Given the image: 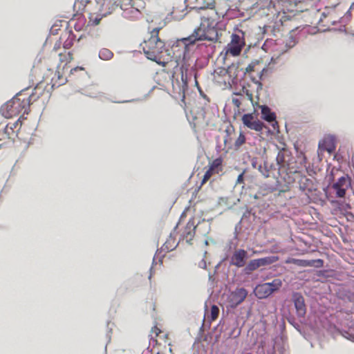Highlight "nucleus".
I'll list each match as a JSON object with an SVG mask.
<instances>
[{
  "label": "nucleus",
  "mask_w": 354,
  "mask_h": 354,
  "mask_svg": "<svg viewBox=\"0 0 354 354\" xmlns=\"http://www.w3.org/2000/svg\"><path fill=\"white\" fill-rule=\"evenodd\" d=\"M205 21L202 22L199 28H195L192 35L187 37H183L177 40L178 44L181 42L184 45V53L187 50L189 45L195 44L196 41L208 40L215 41L218 40V35L217 29L215 28L214 21L209 23Z\"/></svg>",
  "instance_id": "f257e3e1"
},
{
  "label": "nucleus",
  "mask_w": 354,
  "mask_h": 354,
  "mask_svg": "<svg viewBox=\"0 0 354 354\" xmlns=\"http://www.w3.org/2000/svg\"><path fill=\"white\" fill-rule=\"evenodd\" d=\"M30 97H29L26 101H21L19 98L14 97L1 107L0 111L1 115L6 118H10L16 116L22 111L23 115L28 114L30 111ZM24 118V115H21L19 118L18 121Z\"/></svg>",
  "instance_id": "f03ea898"
},
{
  "label": "nucleus",
  "mask_w": 354,
  "mask_h": 354,
  "mask_svg": "<svg viewBox=\"0 0 354 354\" xmlns=\"http://www.w3.org/2000/svg\"><path fill=\"white\" fill-rule=\"evenodd\" d=\"M160 28H156L151 31V37L145 41V46L142 49L149 59L156 61L158 56L165 49L164 41L158 37Z\"/></svg>",
  "instance_id": "7ed1b4c3"
},
{
  "label": "nucleus",
  "mask_w": 354,
  "mask_h": 354,
  "mask_svg": "<svg viewBox=\"0 0 354 354\" xmlns=\"http://www.w3.org/2000/svg\"><path fill=\"white\" fill-rule=\"evenodd\" d=\"M279 260L277 256H268L263 258L252 259L249 261L246 266L242 270V274L250 276L259 268L270 266Z\"/></svg>",
  "instance_id": "20e7f679"
},
{
  "label": "nucleus",
  "mask_w": 354,
  "mask_h": 354,
  "mask_svg": "<svg viewBox=\"0 0 354 354\" xmlns=\"http://www.w3.org/2000/svg\"><path fill=\"white\" fill-rule=\"evenodd\" d=\"M239 32L241 35L234 33L232 35L231 42L227 45V53H230L233 56L239 55L245 45V41L243 38V32L242 30H239Z\"/></svg>",
  "instance_id": "39448f33"
},
{
  "label": "nucleus",
  "mask_w": 354,
  "mask_h": 354,
  "mask_svg": "<svg viewBox=\"0 0 354 354\" xmlns=\"http://www.w3.org/2000/svg\"><path fill=\"white\" fill-rule=\"evenodd\" d=\"M249 258L248 253L243 249H236L232 253L230 259V265L235 266L237 268H243L248 264L247 261Z\"/></svg>",
  "instance_id": "423d86ee"
},
{
  "label": "nucleus",
  "mask_w": 354,
  "mask_h": 354,
  "mask_svg": "<svg viewBox=\"0 0 354 354\" xmlns=\"http://www.w3.org/2000/svg\"><path fill=\"white\" fill-rule=\"evenodd\" d=\"M248 293L247 290L244 288H236L231 292L227 297L228 306L232 308H235L245 300Z\"/></svg>",
  "instance_id": "0eeeda50"
},
{
  "label": "nucleus",
  "mask_w": 354,
  "mask_h": 354,
  "mask_svg": "<svg viewBox=\"0 0 354 354\" xmlns=\"http://www.w3.org/2000/svg\"><path fill=\"white\" fill-rule=\"evenodd\" d=\"M117 4L123 11L122 15L125 18H132L139 13V10L133 4V0H118Z\"/></svg>",
  "instance_id": "6e6552de"
},
{
  "label": "nucleus",
  "mask_w": 354,
  "mask_h": 354,
  "mask_svg": "<svg viewBox=\"0 0 354 354\" xmlns=\"http://www.w3.org/2000/svg\"><path fill=\"white\" fill-rule=\"evenodd\" d=\"M297 315L299 317H304L306 313L304 298L300 292H293L292 297Z\"/></svg>",
  "instance_id": "1a4fd4ad"
},
{
  "label": "nucleus",
  "mask_w": 354,
  "mask_h": 354,
  "mask_svg": "<svg viewBox=\"0 0 354 354\" xmlns=\"http://www.w3.org/2000/svg\"><path fill=\"white\" fill-rule=\"evenodd\" d=\"M319 148L330 153H333L336 148V137L334 135L325 136L323 140L319 142Z\"/></svg>",
  "instance_id": "9d476101"
},
{
  "label": "nucleus",
  "mask_w": 354,
  "mask_h": 354,
  "mask_svg": "<svg viewBox=\"0 0 354 354\" xmlns=\"http://www.w3.org/2000/svg\"><path fill=\"white\" fill-rule=\"evenodd\" d=\"M98 4L100 6V12H102V16H107L111 14L118 7L117 1L114 0H100Z\"/></svg>",
  "instance_id": "9b49d317"
},
{
  "label": "nucleus",
  "mask_w": 354,
  "mask_h": 354,
  "mask_svg": "<svg viewBox=\"0 0 354 354\" xmlns=\"http://www.w3.org/2000/svg\"><path fill=\"white\" fill-rule=\"evenodd\" d=\"M261 118L268 122L274 123L272 124L274 128L277 125V122L276 121V115L274 112H272L269 106L267 105L261 106Z\"/></svg>",
  "instance_id": "f8f14e48"
},
{
  "label": "nucleus",
  "mask_w": 354,
  "mask_h": 354,
  "mask_svg": "<svg viewBox=\"0 0 354 354\" xmlns=\"http://www.w3.org/2000/svg\"><path fill=\"white\" fill-rule=\"evenodd\" d=\"M266 286V283H263L257 285L256 288L254 289V294L258 299H266L272 295V292L270 291L271 289H269Z\"/></svg>",
  "instance_id": "ddd939ff"
},
{
  "label": "nucleus",
  "mask_w": 354,
  "mask_h": 354,
  "mask_svg": "<svg viewBox=\"0 0 354 354\" xmlns=\"http://www.w3.org/2000/svg\"><path fill=\"white\" fill-rule=\"evenodd\" d=\"M225 73L227 74L230 77H232V84H237L238 82V75L240 72L239 66L237 64H232L227 67V69L223 70Z\"/></svg>",
  "instance_id": "4468645a"
},
{
  "label": "nucleus",
  "mask_w": 354,
  "mask_h": 354,
  "mask_svg": "<svg viewBox=\"0 0 354 354\" xmlns=\"http://www.w3.org/2000/svg\"><path fill=\"white\" fill-rule=\"evenodd\" d=\"M289 156V152L286 149L283 148L277 153L276 157V162L278 166V170L280 171L282 168L285 167L286 162V158Z\"/></svg>",
  "instance_id": "2eb2a0df"
},
{
  "label": "nucleus",
  "mask_w": 354,
  "mask_h": 354,
  "mask_svg": "<svg viewBox=\"0 0 354 354\" xmlns=\"http://www.w3.org/2000/svg\"><path fill=\"white\" fill-rule=\"evenodd\" d=\"M299 188L302 191L311 192L313 190V180L306 176L302 177L299 181Z\"/></svg>",
  "instance_id": "dca6fc26"
},
{
  "label": "nucleus",
  "mask_w": 354,
  "mask_h": 354,
  "mask_svg": "<svg viewBox=\"0 0 354 354\" xmlns=\"http://www.w3.org/2000/svg\"><path fill=\"white\" fill-rule=\"evenodd\" d=\"M273 350L276 354H285L286 346L282 339H276L273 346Z\"/></svg>",
  "instance_id": "f3484780"
},
{
  "label": "nucleus",
  "mask_w": 354,
  "mask_h": 354,
  "mask_svg": "<svg viewBox=\"0 0 354 354\" xmlns=\"http://www.w3.org/2000/svg\"><path fill=\"white\" fill-rule=\"evenodd\" d=\"M266 283L267 285L266 287L271 289L270 291L272 294L279 290L283 284L282 281L278 278L274 279L271 282H266Z\"/></svg>",
  "instance_id": "a211bd4d"
},
{
  "label": "nucleus",
  "mask_w": 354,
  "mask_h": 354,
  "mask_svg": "<svg viewBox=\"0 0 354 354\" xmlns=\"http://www.w3.org/2000/svg\"><path fill=\"white\" fill-rule=\"evenodd\" d=\"M178 244L174 245V239L172 237L171 233L169 235V238L165 241L163 244L162 250H166L167 252L171 251L174 250Z\"/></svg>",
  "instance_id": "6ab92c4d"
},
{
  "label": "nucleus",
  "mask_w": 354,
  "mask_h": 354,
  "mask_svg": "<svg viewBox=\"0 0 354 354\" xmlns=\"http://www.w3.org/2000/svg\"><path fill=\"white\" fill-rule=\"evenodd\" d=\"M341 335L346 339L354 342V325L348 330H343L340 332Z\"/></svg>",
  "instance_id": "aec40b11"
},
{
  "label": "nucleus",
  "mask_w": 354,
  "mask_h": 354,
  "mask_svg": "<svg viewBox=\"0 0 354 354\" xmlns=\"http://www.w3.org/2000/svg\"><path fill=\"white\" fill-rule=\"evenodd\" d=\"M113 56V53L108 48H102L99 52V57L102 60H109Z\"/></svg>",
  "instance_id": "412c9836"
},
{
  "label": "nucleus",
  "mask_w": 354,
  "mask_h": 354,
  "mask_svg": "<svg viewBox=\"0 0 354 354\" xmlns=\"http://www.w3.org/2000/svg\"><path fill=\"white\" fill-rule=\"evenodd\" d=\"M287 263H292L299 267H308L310 263H308V260L297 259H290L286 261Z\"/></svg>",
  "instance_id": "4be33fe9"
},
{
  "label": "nucleus",
  "mask_w": 354,
  "mask_h": 354,
  "mask_svg": "<svg viewBox=\"0 0 354 354\" xmlns=\"http://www.w3.org/2000/svg\"><path fill=\"white\" fill-rule=\"evenodd\" d=\"M102 12H100V10H98V12L97 14L94 16V15H91L90 17V21H89V23L91 24V25L93 26H97L100 24L101 19L104 17L105 16H102Z\"/></svg>",
  "instance_id": "5701e85b"
},
{
  "label": "nucleus",
  "mask_w": 354,
  "mask_h": 354,
  "mask_svg": "<svg viewBox=\"0 0 354 354\" xmlns=\"http://www.w3.org/2000/svg\"><path fill=\"white\" fill-rule=\"evenodd\" d=\"M265 32H271L274 36H277L280 32L279 26L277 24L267 26L265 27Z\"/></svg>",
  "instance_id": "b1692460"
},
{
  "label": "nucleus",
  "mask_w": 354,
  "mask_h": 354,
  "mask_svg": "<svg viewBox=\"0 0 354 354\" xmlns=\"http://www.w3.org/2000/svg\"><path fill=\"white\" fill-rule=\"evenodd\" d=\"M263 127V123L260 120H257L252 122L250 126L249 127V129L254 130L256 131H261Z\"/></svg>",
  "instance_id": "393cba45"
},
{
  "label": "nucleus",
  "mask_w": 354,
  "mask_h": 354,
  "mask_svg": "<svg viewBox=\"0 0 354 354\" xmlns=\"http://www.w3.org/2000/svg\"><path fill=\"white\" fill-rule=\"evenodd\" d=\"M253 120H254V116L252 113L244 114L242 117L243 123L248 128H249L252 122L254 121Z\"/></svg>",
  "instance_id": "a878e982"
},
{
  "label": "nucleus",
  "mask_w": 354,
  "mask_h": 354,
  "mask_svg": "<svg viewBox=\"0 0 354 354\" xmlns=\"http://www.w3.org/2000/svg\"><path fill=\"white\" fill-rule=\"evenodd\" d=\"M257 169L265 178L269 177L270 169H268V166L266 162L264 163V166H262L261 165H258Z\"/></svg>",
  "instance_id": "bb28decb"
},
{
  "label": "nucleus",
  "mask_w": 354,
  "mask_h": 354,
  "mask_svg": "<svg viewBox=\"0 0 354 354\" xmlns=\"http://www.w3.org/2000/svg\"><path fill=\"white\" fill-rule=\"evenodd\" d=\"M296 44L297 41L295 38L292 35H290L288 38V40L286 43V49L283 50L281 52V54L283 53L284 52H286L288 49H290L292 47H294L296 45Z\"/></svg>",
  "instance_id": "cd10ccee"
},
{
  "label": "nucleus",
  "mask_w": 354,
  "mask_h": 354,
  "mask_svg": "<svg viewBox=\"0 0 354 354\" xmlns=\"http://www.w3.org/2000/svg\"><path fill=\"white\" fill-rule=\"evenodd\" d=\"M243 93H245L247 95L248 100L252 102L253 95L252 93H250L245 86H243L240 91L233 93V94L236 95H241Z\"/></svg>",
  "instance_id": "c85d7f7f"
},
{
  "label": "nucleus",
  "mask_w": 354,
  "mask_h": 354,
  "mask_svg": "<svg viewBox=\"0 0 354 354\" xmlns=\"http://www.w3.org/2000/svg\"><path fill=\"white\" fill-rule=\"evenodd\" d=\"M308 267H315L317 268H322L324 265V261L321 259L308 260Z\"/></svg>",
  "instance_id": "c756f323"
},
{
  "label": "nucleus",
  "mask_w": 354,
  "mask_h": 354,
  "mask_svg": "<svg viewBox=\"0 0 354 354\" xmlns=\"http://www.w3.org/2000/svg\"><path fill=\"white\" fill-rule=\"evenodd\" d=\"M180 74H181V81L183 83L181 89L183 91H185L186 89H187V87H188L187 73H180Z\"/></svg>",
  "instance_id": "7c9ffc66"
},
{
  "label": "nucleus",
  "mask_w": 354,
  "mask_h": 354,
  "mask_svg": "<svg viewBox=\"0 0 354 354\" xmlns=\"http://www.w3.org/2000/svg\"><path fill=\"white\" fill-rule=\"evenodd\" d=\"M335 191H336V196L337 197H344L346 194V187H333Z\"/></svg>",
  "instance_id": "2f4dec72"
},
{
  "label": "nucleus",
  "mask_w": 354,
  "mask_h": 354,
  "mask_svg": "<svg viewBox=\"0 0 354 354\" xmlns=\"http://www.w3.org/2000/svg\"><path fill=\"white\" fill-rule=\"evenodd\" d=\"M346 178L344 176H342L339 178H338L337 181L333 185V187H336L338 186H339L340 187H346Z\"/></svg>",
  "instance_id": "473e14b6"
},
{
  "label": "nucleus",
  "mask_w": 354,
  "mask_h": 354,
  "mask_svg": "<svg viewBox=\"0 0 354 354\" xmlns=\"http://www.w3.org/2000/svg\"><path fill=\"white\" fill-rule=\"evenodd\" d=\"M189 66V65L187 63V62L185 60V56L184 55L182 64H181L180 67V73H188Z\"/></svg>",
  "instance_id": "72a5a7b5"
},
{
  "label": "nucleus",
  "mask_w": 354,
  "mask_h": 354,
  "mask_svg": "<svg viewBox=\"0 0 354 354\" xmlns=\"http://www.w3.org/2000/svg\"><path fill=\"white\" fill-rule=\"evenodd\" d=\"M351 18V10L348 9L347 10V12H346V14L344 15V16L340 19L339 23L346 24L347 22H348L350 21Z\"/></svg>",
  "instance_id": "f704fd0d"
},
{
  "label": "nucleus",
  "mask_w": 354,
  "mask_h": 354,
  "mask_svg": "<svg viewBox=\"0 0 354 354\" xmlns=\"http://www.w3.org/2000/svg\"><path fill=\"white\" fill-rule=\"evenodd\" d=\"M245 142V136L242 133H240L239 136L235 141V146L236 147H239L241 145H243Z\"/></svg>",
  "instance_id": "c9c22d12"
},
{
  "label": "nucleus",
  "mask_w": 354,
  "mask_h": 354,
  "mask_svg": "<svg viewBox=\"0 0 354 354\" xmlns=\"http://www.w3.org/2000/svg\"><path fill=\"white\" fill-rule=\"evenodd\" d=\"M219 313V308L216 305H213L211 308V315L213 319H216Z\"/></svg>",
  "instance_id": "e433bc0d"
},
{
  "label": "nucleus",
  "mask_w": 354,
  "mask_h": 354,
  "mask_svg": "<svg viewBox=\"0 0 354 354\" xmlns=\"http://www.w3.org/2000/svg\"><path fill=\"white\" fill-rule=\"evenodd\" d=\"M221 165V160L220 158H216L212 162L211 166L209 168V169H210L212 171L213 169L218 167Z\"/></svg>",
  "instance_id": "4c0bfd02"
},
{
  "label": "nucleus",
  "mask_w": 354,
  "mask_h": 354,
  "mask_svg": "<svg viewBox=\"0 0 354 354\" xmlns=\"http://www.w3.org/2000/svg\"><path fill=\"white\" fill-rule=\"evenodd\" d=\"M257 63L258 62H252L250 64H248V66L245 68V71L244 72V75L246 73H250V72L254 71V67L257 64Z\"/></svg>",
  "instance_id": "58836bf2"
},
{
  "label": "nucleus",
  "mask_w": 354,
  "mask_h": 354,
  "mask_svg": "<svg viewBox=\"0 0 354 354\" xmlns=\"http://www.w3.org/2000/svg\"><path fill=\"white\" fill-rule=\"evenodd\" d=\"M84 71V68L83 67H82V66H77V67H75V68H73L71 69L70 75H73L76 72Z\"/></svg>",
  "instance_id": "ea45409f"
},
{
  "label": "nucleus",
  "mask_w": 354,
  "mask_h": 354,
  "mask_svg": "<svg viewBox=\"0 0 354 354\" xmlns=\"http://www.w3.org/2000/svg\"><path fill=\"white\" fill-rule=\"evenodd\" d=\"M212 171L210 169H208L205 172V175L203 176V180H202V183H204L205 181H207L210 178V176H212Z\"/></svg>",
  "instance_id": "a19ab883"
},
{
  "label": "nucleus",
  "mask_w": 354,
  "mask_h": 354,
  "mask_svg": "<svg viewBox=\"0 0 354 354\" xmlns=\"http://www.w3.org/2000/svg\"><path fill=\"white\" fill-rule=\"evenodd\" d=\"M288 322L292 325L296 329L299 330L300 325L295 322L294 318H290L288 319Z\"/></svg>",
  "instance_id": "79ce46f5"
},
{
  "label": "nucleus",
  "mask_w": 354,
  "mask_h": 354,
  "mask_svg": "<svg viewBox=\"0 0 354 354\" xmlns=\"http://www.w3.org/2000/svg\"><path fill=\"white\" fill-rule=\"evenodd\" d=\"M232 103L237 108H239L241 104V101L238 98H232Z\"/></svg>",
  "instance_id": "37998d69"
},
{
  "label": "nucleus",
  "mask_w": 354,
  "mask_h": 354,
  "mask_svg": "<svg viewBox=\"0 0 354 354\" xmlns=\"http://www.w3.org/2000/svg\"><path fill=\"white\" fill-rule=\"evenodd\" d=\"M140 101V99H132L129 100H123V101H115V103H127V102H138Z\"/></svg>",
  "instance_id": "c03bdc74"
},
{
  "label": "nucleus",
  "mask_w": 354,
  "mask_h": 354,
  "mask_svg": "<svg viewBox=\"0 0 354 354\" xmlns=\"http://www.w3.org/2000/svg\"><path fill=\"white\" fill-rule=\"evenodd\" d=\"M243 175H244V171L239 175L237 180H236V183L241 184L243 182Z\"/></svg>",
  "instance_id": "a18cd8bd"
},
{
  "label": "nucleus",
  "mask_w": 354,
  "mask_h": 354,
  "mask_svg": "<svg viewBox=\"0 0 354 354\" xmlns=\"http://www.w3.org/2000/svg\"><path fill=\"white\" fill-rule=\"evenodd\" d=\"M279 59V55L277 56V57H272L271 59H270V62L269 63V64H277L278 62V59Z\"/></svg>",
  "instance_id": "49530a36"
},
{
  "label": "nucleus",
  "mask_w": 354,
  "mask_h": 354,
  "mask_svg": "<svg viewBox=\"0 0 354 354\" xmlns=\"http://www.w3.org/2000/svg\"><path fill=\"white\" fill-rule=\"evenodd\" d=\"M195 228L196 227H194L192 231L187 232V236L189 237L190 239L194 236Z\"/></svg>",
  "instance_id": "de8ad7c7"
},
{
  "label": "nucleus",
  "mask_w": 354,
  "mask_h": 354,
  "mask_svg": "<svg viewBox=\"0 0 354 354\" xmlns=\"http://www.w3.org/2000/svg\"><path fill=\"white\" fill-rule=\"evenodd\" d=\"M252 166L253 168L254 169H257L258 166H257V158H254L252 159Z\"/></svg>",
  "instance_id": "09e8293b"
},
{
  "label": "nucleus",
  "mask_w": 354,
  "mask_h": 354,
  "mask_svg": "<svg viewBox=\"0 0 354 354\" xmlns=\"http://www.w3.org/2000/svg\"><path fill=\"white\" fill-rule=\"evenodd\" d=\"M268 71L267 68H263L261 71L259 73V78L260 79H262V77L264 74L265 72H266Z\"/></svg>",
  "instance_id": "8fccbe9b"
},
{
  "label": "nucleus",
  "mask_w": 354,
  "mask_h": 354,
  "mask_svg": "<svg viewBox=\"0 0 354 354\" xmlns=\"http://www.w3.org/2000/svg\"><path fill=\"white\" fill-rule=\"evenodd\" d=\"M268 71L267 68H263L261 71L259 73V78L260 79H262V77L264 74L265 72H266Z\"/></svg>",
  "instance_id": "3c124183"
},
{
  "label": "nucleus",
  "mask_w": 354,
  "mask_h": 354,
  "mask_svg": "<svg viewBox=\"0 0 354 354\" xmlns=\"http://www.w3.org/2000/svg\"><path fill=\"white\" fill-rule=\"evenodd\" d=\"M199 266L202 268H206V262L204 261V260H202L200 263H199Z\"/></svg>",
  "instance_id": "603ef678"
},
{
  "label": "nucleus",
  "mask_w": 354,
  "mask_h": 354,
  "mask_svg": "<svg viewBox=\"0 0 354 354\" xmlns=\"http://www.w3.org/2000/svg\"><path fill=\"white\" fill-rule=\"evenodd\" d=\"M254 82H255V84H257L258 85L257 90L262 89L263 85L260 82L256 81Z\"/></svg>",
  "instance_id": "864d4df0"
},
{
  "label": "nucleus",
  "mask_w": 354,
  "mask_h": 354,
  "mask_svg": "<svg viewBox=\"0 0 354 354\" xmlns=\"http://www.w3.org/2000/svg\"><path fill=\"white\" fill-rule=\"evenodd\" d=\"M195 71H196V69H195L194 66L192 67L190 69V73L193 72L194 73V78L196 80V73Z\"/></svg>",
  "instance_id": "5fc2aeb1"
},
{
  "label": "nucleus",
  "mask_w": 354,
  "mask_h": 354,
  "mask_svg": "<svg viewBox=\"0 0 354 354\" xmlns=\"http://www.w3.org/2000/svg\"><path fill=\"white\" fill-rule=\"evenodd\" d=\"M152 330H154V332L156 333V335H158V333L160 332V330L156 326Z\"/></svg>",
  "instance_id": "6e6d98bb"
},
{
  "label": "nucleus",
  "mask_w": 354,
  "mask_h": 354,
  "mask_svg": "<svg viewBox=\"0 0 354 354\" xmlns=\"http://www.w3.org/2000/svg\"><path fill=\"white\" fill-rule=\"evenodd\" d=\"M194 223H192V224L190 223V221L189 223H187V228H191L192 226H193Z\"/></svg>",
  "instance_id": "4d7b16f0"
},
{
  "label": "nucleus",
  "mask_w": 354,
  "mask_h": 354,
  "mask_svg": "<svg viewBox=\"0 0 354 354\" xmlns=\"http://www.w3.org/2000/svg\"><path fill=\"white\" fill-rule=\"evenodd\" d=\"M152 270H153V267L151 266L150 268V274L149 276V279L151 278V276H152Z\"/></svg>",
  "instance_id": "13d9d810"
},
{
  "label": "nucleus",
  "mask_w": 354,
  "mask_h": 354,
  "mask_svg": "<svg viewBox=\"0 0 354 354\" xmlns=\"http://www.w3.org/2000/svg\"><path fill=\"white\" fill-rule=\"evenodd\" d=\"M353 8H354V3H353L351 5V6H350V8H349V10H351V9H353Z\"/></svg>",
  "instance_id": "bf43d9fd"
},
{
  "label": "nucleus",
  "mask_w": 354,
  "mask_h": 354,
  "mask_svg": "<svg viewBox=\"0 0 354 354\" xmlns=\"http://www.w3.org/2000/svg\"><path fill=\"white\" fill-rule=\"evenodd\" d=\"M330 23L331 24L335 25L336 24L337 22L335 21H332Z\"/></svg>",
  "instance_id": "052dcab7"
},
{
  "label": "nucleus",
  "mask_w": 354,
  "mask_h": 354,
  "mask_svg": "<svg viewBox=\"0 0 354 354\" xmlns=\"http://www.w3.org/2000/svg\"><path fill=\"white\" fill-rule=\"evenodd\" d=\"M273 167H274V166H273L272 165H271L270 166V167H268V169H272Z\"/></svg>",
  "instance_id": "680f3d73"
},
{
  "label": "nucleus",
  "mask_w": 354,
  "mask_h": 354,
  "mask_svg": "<svg viewBox=\"0 0 354 354\" xmlns=\"http://www.w3.org/2000/svg\"><path fill=\"white\" fill-rule=\"evenodd\" d=\"M212 278V276L210 274H209V279L211 280Z\"/></svg>",
  "instance_id": "e2e57ef3"
},
{
  "label": "nucleus",
  "mask_w": 354,
  "mask_h": 354,
  "mask_svg": "<svg viewBox=\"0 0 354 354\" xmlns=\"http://www.w3.org/2000/svg\"><path fill=\"white\" fill-rule=\"evenodd\" d=\"M322 15L323 17H326V14L324 12H323Z\"/></svg>",
  "instance_id": "0e129e2a"
},
{
  "label": "nucleus",
  "mask_w": 354,
  "mask_h": 354,
  "mask_svg": "<svg viewBox=\"0 0 354 354\" xmlns=\"http://www.w3.org/2000/svg\"><path fill=\"white\" fill-rule=\"evenodd\" d=\"M344 31H346L345 25H344Z\"/></svg>",
  "instance_id": "69168bd1"
},
{
  "label": "nucleus",
  "mask_w": 354,
  "mask_h": 354,
  "mask_svg": "<svg viewBox=\"0 0 354 354\" xmlns=\"http://www.w3.org/2000/svg\"><path fill=\"white\" fill-rule=\"evenodd\" d=\"M198 9H203V7L198 8Z\"/></svg>",
  "instance_id": "338daca9"
},
{
  "label": "nucleus",
  "mask_w": 354,
  "mask_h": 354,
  "mask_svg": "<svg viewBox=\"0 0 354 354\" xmlns=\"http://www.w3.org/2000/svg\"><path fill=\"white\" fill-rule=\"evenodd\" d=\"M254 198H258V196H257V195H254Z\"/></svg>",
  "instance_id": "774afa93"
}]
</instances>
